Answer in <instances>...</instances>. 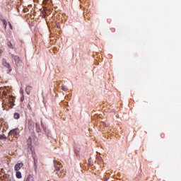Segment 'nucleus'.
Masks as SVG:
<instances>
[{
  "mask_svg": "<svg viewBox=\"0 0 181 181\" xmlns=\"http://www.w3.org/2000/svg\"><path fill=\"white\" fill-rule=\"evenodd\" d=\"M11 57L14 60L16 66H22V60H21V58L18 56L11 54Z\"/></svg>",
  "mask_w": 181,
  "mask_h": 181,
  "instance_id": "f257e3e1",
  "label": "nucleus"
},
{
  "mask_svg": "<svg viewBox=\"0 0 181 181\" xmlns=\"http://www.w3.org/2000/svg\"><path fill=\"white\" fill-rule=\"evenodd\" d=\"M2 65L4 67H6V69H8V73H11V71H12V67H11V64H9V63L8 62H6V59H3Z\"/></svg>",
  "mask_w": 181,
  "mask_h": 181,
  "instance_id": "f03ea898",
  "label": "nucleus"
},
{
  "mask_svg": "<svg viewBox=\"0 0 181 181\" xmlns=\"http://www.w3.org/2000/svg\"><path fill=\"white\" fill-rule=\"evenodd\" d=\"M8 135L17 136V135H19V129H14L13 130H11L8 133Z\"/></svg>",
  "mask_w": 181,
  "mask_h": 181,
  "instance_id": "7ed1b4c3",
  "label": "nucleus"
},
{
  "mask_svg": "<svg viewBox=\"0 0 181 181\" xmlns=\"http://www.w3.org/2000/svg\"><path fill=\"white\" fill-rule=\"evenodd\" d=\"M22 168H23V163H18L14 166V170H16V172H18V170H21V169H22Z\"/></svg>",
  "mask_w": 181,
  "mask_h": 181,
  "instance_id": "20e7f679",
  "label": "nucleus"
},
{
  "mask_svg": "<svg viewBox=\"0 0 181 181\" xmlns=\"http://www.w3.org/2000/svg\"><path fill=\"white\" fill-rule=\"evenodd\" d=\"M54 166L56 170H60V165L56 160H54Z\"/></svg>",
  "mask_w": 181,
  "mask_h": 181,
  "instance_id": "39448f33",
  "label": "nucleus"
},
{
  "mask_svg": "<svg viewBox=\"0 0 181 181\" xmlns=\"http://www.w3.org/2000/svg\"><path fill=\"white\" fill-rule=\"evenodd\" d=\"M24 181H35V178L32 175H28Z\"/></svg>",
  "mask_w": 181,
  "mask_h": 181,
  "instance_id": "423d86ee",
  "label": "nucleus"
},
{
  "mask_svg": "<svg viewBox=\"0 0 181 181\" xmlns=\"http://www.w3.org/2000/svg\"><path fill=\"white\" fill-rule=\"evenodd\" d=\"M16 176L17 179H22V173H21L20 171H16Z\"/></svg>",
  "mask_w": 181,
  "mask_h": 181,
  "instance_id": "0eeeda50",
  "label": "nucleus"
},
{
  "mask_svg": "<svg viewBox=\"0 0 181 181\" xmlns=\"http://www.w3.org/2000/svg\"><path fill=\"white\" fill-rule=\"evenodd\" d=\"M27 144L29 146V147L30 148V146H32V138L28 137V139L27 140Z\"/></svg>",
  "mask_w": 181,
  "mask_h": 181,
  "instance_id": "6e6552de",
  "label": "nucleus"
},
{
  "mask_svg": "<svg viewBox=\"0 0 181 181\" xmlns=\"http://www.w3.org/2000/svg\"><path fill=\"white\" fill-rule=\"evenodd\" d=\"M14 118L15 119H19V118H21V115H19V113L18 112L14 113Z\"/></svg>",
  "mask_w": 181,
  "mask_h": 181,
  "instance_id": "1a4fd4ad",
  "label": "nucleus"
},
{
  "mask_svg": "<svg viewBox=\"0 0 181 181\" xmlns=\"http://www.w3.org/2000/svg\"><path fill=\"white\" fill-rule=\"evenodd\" d=\"M1 21H2V22H3V25H4V29H6V26H7V25H8V23L6 22V20L2 19Z\"/></svg>",
  "mask_w": 181,
  "mask_h": 181,
  "instance_id": "9d476101",
  "label": "nucleus"
},
{
  "mask_svg": "<svg viewBox=\"0 0 181 181\" xmlns=\"http://www.w3.org/2000/svg\"><path fill=\"white\" fill-rule=\"evenodd\" d=\"M30 86H27L26 88H25V91H26V93H27V94L29 95V94H30Z\"/></svg>",
  "mask_w": 181,
  "mask_h": 181,
  "instance_id": "9b49d317",
  "label": "nucleus"
},
{
  "mask_svg": "<svg viewBox=\"0 0 181 181\" xmlns=\"http://www.w3.org/2000/svg\"><path fill=\"white\" fill-rule=\"evenodd\" d=\"M35 128L37 132H40V126H39V124L37 123L35 124Z\"/></svg>",
  "mask_w": 181,
  "mask_h": 181,
  "instance_id": "f8f14e48",
  "label": "nucleus"
},
{
  "mask_svg": "<svg viewBox=\"0 0 181 181\" xmlns=\"http://www.w3.org/2000/svg\"><path fill=\"white\" fill-rule=\"evenodd\" d=\"M8 46L10 49H13V45H12V42L11 41L8 42Z\"/></svg>",
  "mask_w": 181,
  "mask_h": 181,
  "instance_id": "ddd939ff",
  "label": "nucleus"
},
{
  "mask_svg": "<svg viewBox=\"0 0 181 181\" xmlns=\"http://www.w3.org/2000/svg\"><path fill=\"white\" fill-rule=\"evenodd\" d=\"M61 88L63 90V91H67L69 90V88L64 86H62Z\"/></svg>",
  "mask_w": 181,
  "mask_h": 181,
  "instance_id": "4468645a",
  "label": "nucleus"
},
{
  "mask_svg": "<svg viewBox=\"0 0 181 181\" xmlns=\"http://www.w3.org/2000/svg\"><path fill=\"white\" fill-rule=\"evenodd\" d=\"M0 139H6V136L5 134H0Z\"/></svg>",
  "mask_w": 181,
  "mask_h": 181,
  "instance_id": "2eb2a0df",
  "label": "nucleus"
},
{
  "mask_svg": "<svg viewBox=\"0 0 181 181\" xmlns=\"http://www.w3.org/2000/svg\"><path fill=\"white\" fill-rule=\"evenodd\" d=\"M27 107H28V110H32V107L30 106V105L28 104Z\"/></svg>",
  "mask_w": 181,
  "mask_h": 181,
  "instance_id": "dca6fc26",
  "label": "nucleus"
},
{
  "mask_svg": "<svg viewBox=\"0 0 181 181\" xmlns=\"http://www.w3.org/2000/svg\"><path fill=\"white\" fill-rule=\"evenodd\" d=\"M21 101H25V96L23 95V96L21 97Z\"/></svg>",
  "mask_w": 181,
  "mask_h": 181,
  "instance_id": "f3484780",
  "label": "nucleus"
},
{
  "mask_svg": "<svg viewBox=\"0 0 181 181\" xmlns=\"http://www.w3.org/2000/svg\"><path fill=\"white\" fill-rule=\"evenodd\" d=\"M8 24H9L10 28L12 29V24H11L10 22H8Z\"/></svg>",
  "mask_w": 181,
  "mask_h": 181,
  "instance_id": "a211bd4d",
  "label": "nucleus"
},
{
  "mask_svg": "<svg viewBox=\"0 0 181 181\" xmlns=\"http://www.w3.org/2000/svg\"><path fill=\"white\" fill-rule=\"evenodd\" d=\"M44 9H45V10L47 9V7H45Z\"/></svg>",
  "mask_w": 181,
  "mask_h": 181,
  "instance_id": "6ab92c4d",
  "label": "nucleus"
}]
</instances>
